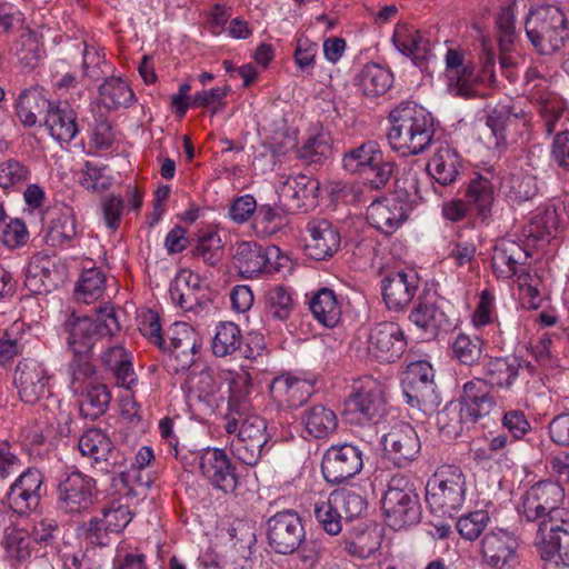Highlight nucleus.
Instances as JSON below:
<instances>
[{"label": "nucleus", "instance_id": "obj_1", "mask_svg": "<svg viewBox=\"0 0 569 569\" xmlns=\"http://www.w3.org/2000/svg\"><path fill=\"white\" fill-rule=\"evenodd\" d=\"M251 387L249 372H238L230 382L228 409L223 416V429L232 436L230 449L244 465L256 466L267 450L270 439L267 421L253 412L248 399Z\"/></svg>", "mask_w": 569, "mask_h": 569}, {"label": "nucleus", "instance_id": "obj_2", "mask_svg": "<svg viewBox=\"0 0 569 569\" xmlns=\"http://www.w3.org/2000/svg\"><path fill=\"white\" fill-rule=\"evenodd\" d=\"M390 147L403 157L425 152L435 136L432 116L413 101H402L389 113Z\"/></svg>", "mask_w": 569, "mask_h": 569}, {"label": "nucleus", "instance_id": "obj_3", "mask_svg": "<svg viewBox=\"0 0 569 569\" xmlns=\"http://www.w3.org/2000/svg\"><path fill=\"white\" fill-rule=\"evenodd\" d=\"M525 30L530 43L541 54L559 51L569 39V21L562 9L555 4L531 8Z\"/></svg>", "mask_w": 569, "mask_h": 569}, {"label": "nucleus", "instance_id": "obj_4", "mask_svg": "<svg viewBox=\"0 0 569 569\" xmlns=\"http://www.w3.org/2000/svg\"><path fill=\"white\" fill-rule=\"evenodd\" d=\"M467 482L460 467L445 465L438 468L426 485V501L432 512L452 516L466 501Z\"/></svg>", "mask_w": 569, "mask_h": 569}, {"label": "nucleus", "instance_id": "obj_5", "mask_svg": "<svg viewBox=\"0 0 569 569\" xmlns=\"http://www.w3.org/2000/svg\"><path fill=\"white\" fill-rule=\"evenodd\" d=\"M342 168L351 174L366 176L368 186L380 190L389 182L395 162L385 159L383 151L377 141L367 140L343 153Z\"/></svg>", "mask_w": 569, "mask_h": 569}, {"label": "nucleus", "instance_id": "obj_6", "mask_svg": "<svg viewBox=\"0 0 569 569\" xmlns=\"http://www.w3.org/2000/svg\"><path fill=\"white\" fill-rule=\"evenodd\" d=\"M119 329L113 308L108 306L99 309L96 319L72 313L64 322L67 342L74 356L88 355L100 338L113 336Z\"/></svg>", "mask_w": 569, "mask_h": 569}, {"label": "nucleus", "instance_id": "obj_7", "mask_svg": "<svg viewBox=\"0 0 569 569\" xmlns=\"http://www.w3.org/2000/svg\"><path fill=\"white\" fill-rule=\"evenodd\" d=\"M532 99L537 103L546 133H555L551 143V159L558 168L569 172V130H562L565 102L559 94L540 90L532 93Z\"/></svg>", "mask_w": 569, "mask_h": 569}, {"label": "nucleus", "instance_id": "obj_8", "mask_svg": "<svg viewBox=\"0 0 569 569\" xmlns=\"http://www.w3.org/2000/svg\"><path fill=\"white\" fill-rule=\"evenodd\" d=\"M445 61L448 90L453 96L470 98L476 92L477 83L487 86L496 83L495 53L491 51H486V61L479 73H476L473 67L466 62L465 53L461 50L448 49Z\"/></svg>", "mask_w": 569, "mask_h": 569}, {"label": "nucleus", "instance_id": "obj_9", "mask_svg": "<svg viewBox=\"0 0 569 569\" xmlns=\"http://www.w3.org/2000/svg\"><path fill=\"white\" fill-rule=\"evenodd\" d=\"M382 510L393 528L400 529L419 522L421 516L419 497L409 477L403 475L391 477L382 498Z\"/></svg>", "mask_w": 569, "mask_h": 569}, {"label": "nucleus", "instance_id": "obj_10", "mask_svg": "<svg viewBox=\"0 0 569 569\" xmlns=\"http://www.w3.org/2000/svg\"><path fill=\"white\" fill-rule=\"evenodd\" d=\"M386 412V401L381 385L367 377L355 387L345 401L343 415L349 423H377Z\"/></svg>", "mask_w": 569, "mask_h": 569}, {"label": "nucleus", "instance_id": "obj_11", "mask_svg": "<svg viewBox=\"0 0 569 569\" xmlns=\"http://www.w3.org/2000/svg\"><path fill=\"white\" fill-rule=\"evenodd\" d=\"M82 457L91 460L93 468L104 473L124 476L127 458L113 445L110 437L99 428L87 429L78 440Z\"/></svg>", "mask_w": 569, "mask_h": 569}, {"label": "nucleus", "instance_id": "obj_12", "mask_svg": "<svg viewBox=\"0 0 569 569\" xmlns=\"http://www.w3.org/2000/svg\"><path fill=\"white\" fill-rule=\"evenodd\" d=\"M562 499L563 490L558 483L540 481L523 496V515L528 521L550 523L569 515L568 510L559 508Z\"/></svg>", "mask_w": 569, "mask_h": 569}, {"label": "nucleus", "instance_id": "obj_13", "mask_svg": "<svg viewBox=\"0 0 569 569\" xmlns=\"http://www.w3.org/2000/svg\"><path fill=\"white\" fill-rule=\"evenodd\" d=\"M305 537L301 519L293 510L277 512L267 521L268 543L277 553H293L305 541Z\"/></svg>", "mask_w": 569, "mask_h": 569}, {"label": "nucleus", "instance_id": "obj_14", "mask_svg": "<svg viewBox=\"0 0 569 569\" xmlns=\"http://www.w3.org/2000/svg\"><path fill=\"white\" fill-rule=\"evenodd\" d=\"M407 348V341L400 326L396 322L376 323L367 336L366 352L379 362L392 363Z\"/></svg>", "mask_w": 569, "mask_h": 569}, {"label": "nucleus", "instance_id": "obj_15", "mask_svg": "<svg viewBox=\"0 0 569 569\" xmlns=\"http://www.w3.org/2000/svg\"><path fill=\"white\" fill-rule=\"evenodd\" d=\"M362 468V451L351 443L331 446L321 463L323 478L332 485L353 478Z\"/></svg>", "mask_w": 569, "mask_h": 569}, {"label": "nucleus", "instance_id": "obj_16", "mask_svg": "<svg viewBox=\"0 0 569 569\" xmlns=\"http://www.w3.org/2000/svg\"><path fill=\"white\" fill-rule=\"evenodd\" d=\"M96 480L76 470L66 473L57 488L58 507L68 513H79L93 503Z\"/></svg>", "mask_w": 569, "mask_h": 569}, {"label": "nucleus", "instance_id": "obj_17", "mask_svg": "<svg viewBox=\"0 0 569 569\" xmlns=\"http://www.w3.org/2000/svg\"><path fill=\"white\" fill-rule=\"evenodd\" d=\"M405 393L410 405L423 406L431 409L439 403L435 370L427 361H417L408 366L405 378Z\"/></svg>", "mask_w": 569, "mask_h": 569}, {"label": "nucleus", "instance_id": "obj_18", "mask_svg": "<svg viewBox=\"0 0 569 569\" xmlns=\"http://www.w3.org/2000/svg\"><path fill=\"white\" fill-rule=\"evenodd\" d=\"M13 381L26 403L33 405L50 395V375L43 363L34 359L24 358L18 362Z\"/></svg>", "mask_w": 569, "mask_h": 569}, {"label": "nucleus", "instance_id": "obj_19", "mask_svg": "<svg viewBox=\"0 0 569 569\" xmlns=\"http://www.w3.org/2000/svg\"><path fill=\"white\" fill-rule=\"evenodd\" d=\"M201 475L217 490L231 493L238 486L234 467L223 449L207 448L198 458Z\"/></svg>", "mask_w": 569, "mask_h": 569}, {"label": "nucleus", "instance_id": "obj_20", "mask_svg": "<svg viewBox=\"0 0 569 569\" xmlns=\"http://www.w3.org/2000/svg\"><path fill=\"white\" fill-rule=\"evenodd\" d=\"M305 251L313 260L331 258L340 248L341 237L337 227L329 220L316 218L306 226Z\"/></svg>", "mask_w": 569, "mask_h": 569}, {"label": "nucleus", "instance_id": "obj_21", "mask_svg": "<svg viewBox=\"0 0 569 569\" xmlns=\"http://www.w3.org/2000/svg\"><path fill=\"white\" fill-rule=\"evenodd\" d=\"M383 449L395 466L402 468L413 461L420 451L416 430L409 423H398L382 438Z\"/></svg>", "mask_w": 569, "mask_h": 569}, {"label": "nucleus", "instance_id": "obj_22", "mask_svg": "<svg viewBox=\"0 0 569 569\" xmlns=\"http://www.w3.org/2000/svg\"><path fill=\"white\" fill-rule=\"evenodd\" d=\"M530 118L523 109L510 101L499 102L489 109L486 124L496 138V144L506 141L508 136L521 134L528 128Z\"/></svg>", "mask_w": 569, "mask_h": 569}, {"label": "nucleus", "instance_id": "obj_23", "mask_svg": "<svg viewBox=\"0 0 569 569\" xmlns=\"http://www.w3.org/2000/svg\"><path fill=\"white\" fill-rule=\"evenodd\" d=\"M419 277L413 270L388 273L382 282V298L391 311H405L419 288Z\"/></svg>", "mask_w": 569, "mask_h": 569}, {"label": "nucleus", "instance_id": "obj_24", "mask_svg": "<svg viewBox=\"0 0 569 569\" xmlns=\"http://www.w3.org/2000/svg\"><path fill=\"white\" fill-rule=\"evenodd\" d=\"M319 181L306 174L289 177L280 187L279 199L286 211L295 213L316 206Z\"/></svg>", "mask_w": 569, "mask_h": 569}, {"label": "nucleus", "instance_id": "obj_25", "mask_svg": "<svg viewBox=\"0 0 569 569\" xmlns=\"http://www.w3.org/2000/svg\"><path fill=\"white\" fill-rule=\"evenodd\" d=\"M517 540L505 530L487 532L480 542V552L495 569H511L517 563Z\"/></svg>", "mask_w": 569, "mask_h": 569}, {"label": "nucleus", "instance_id": "obj_26", "mask_svg": "<svg viewBox=\"0 0 569 569\" xmlns=\"http://www.w3.org/2000/svg\"><path fill=\"white\" fill-rule=\"evenodd\" d=\"M204 291L199 276L190 270H181L169 288L171 301L183 311L194 313L207 303Z\"/></svg>", "mask_w": 569, "mask_h": 569}, {"label": "nucleus", "instance_id": "obj_27", "mask_svg": "<svg viewBox=\"0 0 569 569\" xmlns=\"http://www.w3.org/2000/svg\"><path fill=\"white\" fill-rule=\"evenodd\" d=\"M407 218V204L396 197L377 199L367 209L369 224L387 236L392 234Z\"/></svg>", "mask_w": 569, "mask_h": 569}, {"label": "nucleus", "instance_id": "obj_28", "mask_svg": "<svg viewBox=\"0 0 569 569\" xmlns=\"http://www.w3.org/2000/svg\"><path fill=\"white\" fill-rule=\"evenodd\" d=\"M409 320L432 337H437L440 331L447 332L453 327L435 296H419L409 315Z\"/></svg>", "mask_w": 569, "mask_h": 569}, {"label": "nucleus", "instance_id": "obj_29", "mask_svg": "<svg viewBox=\"0 0 569 569\" xmlns=\"http://www.w3.org/2000/svg\"><path fill=\"white\" fill-rule=\"evenodd\" d=\"M536 546L540 555L553 556L559 552L569 560V513L550 523L539 522Z\"/></svg>", "mask_w": 569, "mask_h": 569}, {"label": "nucleus", "instance_id": "obj_30", "mask_svg": "<svg viewBox=\"0 0 569 569\" xmlns=\"http://www.w3.org/2000/svg\"><path fill=\"white\" fill-rule=\"evenodd\" d=\"M315 391L311 381L281 375L270 385V395L280 406L299 408L305 405Z\"/></svg>", "mask_w": 569, "mask_h": 569}, {"label": "nucleus", "instance_id": "obj_31", "mask_svg": "<svg viewBox=\"0 0 569 569\" xmlns=\"http://www.w3.org/2000/svg\"><path fill=\"white\" fill-rule=\"evenodd\" d=\"M528 252L518 242L510 239L499 240L491 257V268L499 279H511L517 276L520 266L528 260Z\"/></svg>", "mask_w": 569, "mask_h": 569}, {"label": "nucleus", "instance_id": "obj_32", "mask_svg": "<svg viewBox=\"0 0 569 569\" xmlns=\"http://www.w3.org/2000/svg\"><path fill=\"white\" fill-rule=\"evenodd\" d=\"M517 357H488L482 363V379L492 389L510 390L519 376Z\"/></svg>", "mask_w": 569, "mask_h": 569}, {"label": "nucleus", "instance_id": "obj_33", "mask_svg": "<svg viewBox=\"0 0 569 569\" xmlns=\"http://www.w3.org/2000/svg\"><path fill=\"white\" fill-rule=\"evenodd\" d=\"M132 361L133 355L122 346L109 347L101 355V362L113 375L117 386L128 390L138 383Z\"/></svg>", "mask_w": 569, "mask_h": 569}, {"label": "nucleus", "instance_id": "obj_34", "mask_svg": "<svg viewBox=\"0 0 569 569\" xmlns=\"http://www.w3.org/2000/svg\"><path fill=\"white\" fill-rule=\"evenodd\" d=\"M44 124L53 139L62 142H70L79 132L77 113L69 103L53 106L49 102Z\"/></svg>", "mask_w": 569, "mask_h": 569}, {"label": "nucleus", "instance_id": "obj_35", "mask_svg": "<svg viewBox=\"0 0 569 569\" xmlns=\"http://www.w3.org/2000/svg\"><path fill=\"white\" fill-rule=\"evenodd\" d=\"M392 42L399 52L416 62L426 60L431 51L429 40L412 24L406 22L396 24Z\"/></svg>", "mask_w": 569, "mask_h": 569}, {"label": "nucleus", "instance_id": "obj_36", "mask_svg": "<svg viewBox=\"0 0 569 569\" xmlns=\"http://www.w3.org/2000/svg\"><path fill=\"white\" fill-rule=\"evenodd\" d=\"M460 156L449 144H441L427 164L429 174L441 186L455 182L460 173Z\"/></svg>", "mask_w": 569, "mask_h": 569}, {"label": "nucleus", "instance_id": "obj_37", "mask_svg": "<svg viewBox=\"0 0 569 569\" xmlns=\"http://www.w3.org/2000/svg\"><path fill=\"white\" fill-rule=\"evenodd\" d=\"M493 200L495 190L488 178L478 174L470 179L465 189V201L482 222L491 217Z\"/></svg>", "mask_w": 569, "mask_h": 569}, {"label": "nucleus", "instance_id": "obj_38", "mask_svg": "<svg viewBox=\"0 0 569 569\" xmlns=\"http://www.w3.org/2000/svg\"><path fill=\"white\" fill-rule=\"evenodd\" d=\"M46 234L47 243L52 247L70 243L77 236V224L71 207L60 206L52 209Z\"/></svg>", "mask_w": 569, "mask_h": 569}, {"label": "nucleus", "instance_id": "obj_39", "mask_svg": "<svg viewBox=\"0 0 569 569\" xmlns=\"http://www.w3.org/2000/svg\"><path fill=\"white\" fill-rule=\"evenodd\" d=\"M491 389L482 378H473L463 385L462 396L459 401H462L473 411L471 416L476 420L488 416L497 406V400Z\"/></svg>", "mask_w": 569, "mask_h": 569}, {"label": "nucleus", "instance_id": "obj_40", "mask_svg": "<svg viewBox=\"0 0 569 569\" xmlns=\"http://www.w3.org/2000/svg\"><path fill=\"white\" fill-rule=\"evenodd\" d=\"M309 308L321 325L328 328L336 327L342 315V305L332 289L321 288L310 299Z\"/></svg>", "mask_w": 569, "mask_h": 569}, {"label": "nucleus", "instance_id": "obj_41", "mask_svg": "<svg viewBox=\"0 0 569 569\" xmlns=\"http://www.w3.org/2000/svg\"><path fill=\"white\" fill-rule=\"evenodd\" d=\"M201 343L197 332L188 325L177 326L176 335L170 339V346L164 350H170L181 369L190 368L194 362V357L200 349Z\"/></svg>", "mask_w": 569, "mask_h": 569}, {"label": "nucleus", "instance_id": "obj_42", "mask_svg": "<svg viewBox=\"0 0 569 569\" xmlns=\"http://www.w3.org/2000/svg\"><path fill=\"white\" fill-rule=\"evenodd\" d=\"M517 0H509L500 7L495 17L498 46L499 49L505 51H513L519 38L517 29Z\"/></svg>", "mask_w": 569, "mask_h": 569}, {"label": "nucleus", "instance_id": "obj_43", "mask_svg": "<svg viewBox=\"0 0 569 569\" xmlns=\"http://www.w3.org/2000/svg\"><path fill=\"white\" fill-rule=\"evenodd\" d=\"M471 415L473 411L462 401H450L438 412L437 425L445 436L456 438L462 432L465 423L476 422Z\"/></svg>", "mask_w": 569, "mask_h": 569}, {"label": "nucleus", "instance_id": "obj_44", "mask_svg": "<svg viewBox=\"0 0 569 569\" xmlns=\"http://www.w3.org/2000/svg\"><path fill=\"white\" fill-rule=\"evenodd\" d=\"M502 188L507 197L516 202L528 201L538 193L536 176L522 168L510 171L502 179Z\"/></svg>", "mask_w": 569, "mask_h": 569}, {"label": "nucleus", "instance_id": "obj_45", "mask_svg": "<svg viewBox=\"0 0 569 569\" xmlns=\"http://www.w3.org/2000/svg\"><path fill=\"white\" fill-rule=\"evenodd\" d=\"M393 74L390 70L377 64H366L358 76V86L367 97L385 94L392 86Z\"/></svg>", "mask_w": 569, "mask_h": 569}, {"label": "nucleus", "instance_id": "obj_46", "mask_svg": "<svg viewBox=\"0 0 569 569\" xmlns=\"http://www.w3.org/2000/svg\"><path fill=\"white\" fill-rule=\"evenodd\" d=\"M233 263L239 273L253 278L263 273L262 246L254 241H242L236 244Z\"/></svg>", "mask_w": 569, "mask_h": 569}, {"label": "nucleus", "instance_id": "obj_47", "mask_svg": "<svg viewBox=\"0 0 569 569\" xmlns=\"http://www.w3.org/2000/svg\"><path fill=\"white\" fill-rule=\"evenodd\" d=\"M382 530L378 526L355 530L351 537L346 540L347 552L359 559H368L375 555L381 546Z\"/></svg>", "mask_w": 569, "mask_h": 569}, {"label": "nucleus", "instance_id": "obj_48", "mask_svg": "<svg viewBox=\"0 0 569 569\" xmlns=\"http://www.w3.org/2000/svg\"><path fill=\"white\" fill-rule=\"evenodd\" d=\"M303 422L307 431L315 438H326L336 431V413L322 405L311 407L305 412Z\"/></svg>", "mask_w": 569, "mask_h": 569}, {"label": "nucleus", "instance_id": "obj_49", "mask_svg": "<svg viewBox=\"0 0 569 569\" xmlns=\"http://www.w3.org/2000/svg\"><path fill=\"white\" fill-rule=\"evenodd\" d=\"M333 505L337 506L347 520L362 515L367 509V499L359 486L341 488L330 493Z\"/></svg>", "mask_w": 569, "mask_h": 569}, {"label": "nucleus", "instance_id": "obj_50", "mask_svg": "<svg viewBox=\"0 0 569 569\" xmlns=\"http://www.w3.org/2000/svg\"><path fill=\"white\" fill-rule=\"evenodd\" d=\"M106 276L98 268L83 270L74 289V298L79 302L92 303L102 297L106 288Z\"/></svg>", "mask_w": 569, "mask_h": 569}, {"label": "nucleus", "instance_id": "obj_51", "mask_svg": "<svg viewBox=\"0 0 569 569\" xmlns=\"http://www.w3.org/2000/svg\"><path fill=\"white\" fill-rule=\"evenodd\" d=\"M241 345V330L234 322L226 321L217 326L211 345L214 356L226 357L233 355L237 350H240Z\"/></svg>", "mask_w": 569, "mask_h": 569}, {"label": "nucleus", "instance_id": "obj_52", "mask_svg": "<svg viewBox=\"0 0 569 569\" xmlns=\"http://www.w3.org/2000/svg\"><path fill=\"white\" fill-rule=\"evenodd\" d=\"M483 343L479 336L459 333L451 343L452 357L459 363L472 367L479 363L482 357Z\"/></svg>", "mask_w": 569, "mask_h": 569}, {"label": "nucleus", "instance_id": "obj_53", "mask_svg": "<svg viewBox=\"0 0 569 569\" xmlns=\"http://www.w3.org/2000/svg\"><path fill=\"white\" fill-rule=\"evenodd\" d=\"M103 104L109 109H118L120 107H129L134 94L127 82L120 78H108L99 88Z\"/></svg>", "mask_w": 569, "mask_h": 569}, {"label": "nucleus", "instance_id": "obj_54", "mask_svg": "<svg viewBox=\"0 0 569 569\" xmlns=\"http://www.w3.org/2000/svg\"><path fill=\"white\" fill-rule=\"evenodd\" d=\"M12 51L20 64L30 69L38 64L43 52L37 33L29 28L21 31L19 38L13 43Z\"/></svg>", "mask_w": 569, "mask_h": 569}, {"label": "nucleus", "instance_id": "obj_55", "mask_svg": "<svg viewBox=\"0 0 569 569\" xmlns=\"http://www.w3.org/2000/svg\"><path fill=\"white\" fill-rule=\"evenodd\" d=\"M193 258L209 267H217L223 259L224 247L217 232H207L198 238L197 244L192 248Z\"/></svg>", "mask_w": 569, "mask_h": 569}, {"label": "nucleus", "instance_id": "obj_56", "mask_svg": "<svg viewBox=\"0 0 569 569\" xmlns=\"http://www.w3.org/2000/svg\"><path fill=\"white\" fill-rule=\"evenodd\" d=\"M111 395L106 385L91 383L80 402V410L84 417L97 419L102 416L110 403Z\"/></svg>", "mask_w": 569, "mask_h": 569}, {"label": "nucleus", "instance_id": "obj_57", "mask_svg": "<svg viewBox=\"0 0 569 569\" xmlns=\"http://www.w3.org/2000/svg\"><path fill=\"white\" fill-rule=\"evenodd\" d=\"M293 310L291 293L282 286L271 288L266 296L267 315L278 321L287 320Z\"/></svg>", "mask_w": 569, "mask_h": 569}, {"label": "nucleus", "instance_id": "obj_58", "mask_svg": "<svg viewBox=\"0 0 569 569\" xmlns=\"http://www.w3.org/2000/svg\"><path fill=\"white\" fill-rule=\"evenodd\" d=\"M32 539L28 531L19 528H8L4 531L2 545L7 556L17 561H24L31 557Z\"/></svg>", "mask_w": 569, "mask_h": 569}, {"label": "nucleus", "instance_id": "obj_59", "mask_svg": "<svg viewBox=\"0 0 569 569\" xmlns=\"http://www.w3.org/2000/svg\"><path fill=\"white\" fill-rule=\"evenodd\" d=\"M232 546L238 547V562H247L251 555V546L256 542L254 527L251 522L236 520L229 528Z\"/></svg>", "mask_w": 569, "mask_h": 569}, {"label": "nucleus", "instance_id": "obj_60", "mask_svg": "<svg viewBox=\"0 0 569 569\" xmlns=\"http://www.w3.org/2000/svg\"><path fill=\"white\" fill-rule=\"evenodd\" d=\"M109 70L110 67L104 59L103 50L93 43L84 42L82 51L83 76L92 81H98L102 76L107 74Z\"/></svg>", "mask_w": 569, "mask_h": 569}, {"label": "nucleus", "instance_id": "obj_61", "mask_svg": "<svg viewBox=\"0 0 569 569\" xmlns=\"http://www.w3.org/2000/svg\"><path fill=\"white\" fill-rule=\"evenodd\" d=\"M313 513L317 521L327 533L336 536L341 531V519L345 517L341 510L333 505L330 495L326 500H320L315 503Z\"/></svg>", "mask_w": 569, "mask_h": 569}, {"label": "nucleus", "instance_id": "obj_62", "mask_svg": "<svg viewBox=\"0 0 569 569\" xmlns=\"http://www.w3.org/2000/svg\"><path fill=\"white\" fill-rule=\"evenodd\" d=\"M30 177V168L17 159H8L0 163V187L4 190L18 189Z\"/></svg>", "mask_w": 569, "mask_h": 569}, {"label": "nucleus", "instance_id": "obj_63", "mask_svg": "<svg viewBox=\"0 0 569 569\" xmlns=\"http://www.w3.org/2000/svg\"><path fill=\"white\" fill-rule=\"evenodd\" d=\"M49 102L40 94H21L17 102V116L21 123L26 127L34 126L38 114L47 112Z\"/></svg>", "mask_w": 569, "mask_h": 569}, {"label": "nucleus", "instance_id": "obj_64", "mask_svg": "<svg viewBox=\"0 0 569 569\" xmlns=\"http://www.w3.org/2000/svg\"><path fill=\"white\" fill-rule=\"evenodd\" d=\"M558 228V218L553 208H538L528 224V237L537 240L551 236Z\"/></svg>", "mask_w": 569, "mask_h": 569}]
</instances>
